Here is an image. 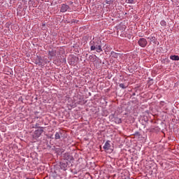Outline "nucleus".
Listing matches in <instances>:
<instances>
[{
	"mask_svg": "<svg viewBox=\"0 0 179 179\" xmlns=\"http://www.w3.org/2000/svg\"><path fill=\"white\" fill-rule=\"evenodd\" d=\"M138 44L140 47L145 48L148 45V41L145 38H141L138 41Z\"/></svg>",
	"mask_w": 179,
	"mask_h": 179,
	"instance_id": "3",
	"label": "nucleus"
},
{
	"mask_svg": "<svg viewBox=\"0 0 179 179\" xmlns=\"http://www.w3.org/2000/svg\"><path fill=\"white\" fill-rule=\"evenodd\" d=\"M155 36H152L151 38H150V41H155Z\"/></svg>",
	"mask_w": 179,
	"mask_h": 179,
	"instance_id": "15",
	"label": "nucleus"
},
{
	"mask_svg": "<svg viewBox=\"0 0 179 179\" xmlns=\"http://www.w3.org/2000/svg\"><path fill=\"white\" fill-rule=\"evenodd\" d=\"M44 132V130L43 129H37L34 132V134L32 135L33 138L36 141V139H38L40 136H41V134Z\"/></svg>",
	"mask_w": 179,
	"mask_h": 179,
	"instance_id": "2",
	"label": "nucleus"
},
{
	"mask_svg": "<svg viewBox=\"0 0 179 179\" xmlns=\"http://www.w3.org/2000/svg\"><path fill=\"white\" fill-rule=\"evenodd\" d=\"M43 58H41V57L40 56H37L36 60H35V64L36 65L41 66L43 65V64H44V62H43Z\"/></svg>",
	"mask_w": 179,
	"mask_h": 179,
	"instance_id": "5",
	"label": "nucleus"
},
{
	"mask_svg": "<svg viewBox=\"0 0 179 179\" xmlns=\"http://www.w3.org/2000/svg\"><path fill=\"white\" fill-rule=\"evenodd\" d=\"M110 3H111V0H106V3L110 5Z\"/></svg>",
	"mask_w": 179,
	"mask_h": 179,
	"instance_id": "14",
	"label": "nucleus"
},
{
	"mask_svg": "<svg viewBox=\"0 0 179 179\" xmlns=\"http://www.w3.org/2000/svg\"><path fill=\"white\" fill-rule=\"evenodd\" d=\"M114 54L115 55H116V53L115 52H111V55H114Z\"/></svg>",
	"mask_w": 179,
	"mask_h": 179,
	"instance_id": "16",
	"label": "nucleus"
},
{
	"mask_svg": "<svg viewBox=\"0 0 179 179\" xmlns=\"http://www.w3.org/2000/svg\"><path fill=\"white\" fill-rule=\"evenodd\" d=\"M160 24H161V26H163L164 27V26H166L167 23L166 22V21L162 20L160 22Z\"/></svg>",
	"mask_w": 179,
	"mask_h": 179,
	"instance_id": "11",
	"label": "nucleus"
},
{
	"mask_svg": "<svg viewBox=\"0 0 179 179\" xmlns=\"http://www.w3.org/2000/svg\"><path fill=\"white\" fill-rule=\"evenodd\" d=\"M71 9V7L68 6L67 4H62L61 8H60V12L62 13H65L67 10H69Z\"/></svg>",
	"mask_w": 179,
	"mask_h": 179,
	"instance_id": "4",
	"label": "nucleus"
},
{
	"mask_svg": "<svg viewBox=\"0 0 179 179\" xmlns=\"http://www.w3.org/2000/svg\"><path fill=\"white\" fill-rule=\"evenodd\" d=\"M65 159H68V158L65 157Z\"/></svg>",
	"mask_w": 179,
	"mask_h": 179,
	"instance_id": "19",
	"label": "nucleus"
},
{
	"mask_svg": "<svg viewBox=\"0 0 179 179\" xmlns=\"http://www.w3.org/2000/svg\"><path fill=\"white\" fill-rule=\"evenodd\" d=\"M90 50L91 51H96V52H102L103 49H101V45L99 42H94V41H91L90 42Z\"/></svg>",
	"mask_w": 179,
	"mask_h": 179,
	"instance_id": "1",
	"label": "nucleus"
},
{
	"mask_svg": "<svg viewBox=\"0 0 179 179\" xmlns=\"http://www.w3.org/2000/svg\"><path fill=\"white\" fill-rule=\"evenodd\" d=\"M110 148H111V145H110V141H106L105 145H103V149L105 150H110Z\"/></svg>",
	"mask_w": 179,
	"mask_h": 179,
	"instance_id": "7",
	"label": "nucleus"
},
{
	"mask_svg": "<svg viewBox=\"0 0 179 179\" xmlns=\"http://www.w3.org/2000/svg\"><path fill=\"white\" fill-rule=\"evenodd\" d=\"M127 3H134V0H126Z\"/></svg>",
	"mask_w": 179,
	"mask_h": 179,
	"instance_id": "12",
	"label": "nucleus"
},
{
	"mask_svg": "<svg viewBox=\"0 0 179 179\" xmlns=\"http://www.w3.org/2000/svg\"><path fill=\"white\" fill-rule=\"evenodd\" d=\"M55 139H61V136L59 135V132H56V134L55 135Z\"/></svg>",
	"mask_w": 179,
	"mask_h": 179,
	"instance_id": "9",
	"label": "nucleus"
},
{
	"mask_svg": "<svg viewBox=\"0 0 179 179\" xmlns=\"http://www.w3.org/2000/svg\"><path fill=\"white\" fill-rule=\"evenodd\" d=\"M116 122H117V124H121L122 122L121 119H117Z\"/></svg>",
	"mask_w": 179,
	"mask_h": 179,
	"instance_id": "13",
	"label": "nucleus"
},
{
	"mask_svg": "<svg viewBox=\"0 0 179 179\" xmlns=\"http://www.w3.org/2000/svg\"><path fill=\"white\" fill-rule=\"evenodd\" d=\"M48 55H49V57H50V58H52V57H56L57 50L52 49V50H49Z\"/></svg>",
	"mask_w": 179,
	"mask_h": 179,
	"instance_id": "6",
	"label": "nucleus"
},
{
	"mask_svg": "<svg viewBox=\"0 0 179 179\" xmlns=\"http://www.w3.org/2000/svg\"><path fill=\"white\" fill-rule=\"evenodd\" d=\"M171 59H172V61H179V57L178 55H172L171 56Z\"/></svg>",
	"mask_w": 179,
	"mask_h": 179,
	"instance_id": "8",
	"label": "nucleus"
},
{
	"mask_svg": "<svg viewBox=\"0 0 179 179\" xmlns=\"http://www.w3.org/2000/svg\"><path fill=\"white\" fill-rule=\"evenodd\" d=\"M65 156H67V157H69V155L68 154H65Z\"/></svg>",
	"mask_w": 179,
	"mask_h": 179,
	"instance_id": "17",
	"label": "nucleus"
},
{
	"mask_svg": "<svg viewBox=\"0 0 179 179\" xmlns=\"http://www.w3.org/2000/svg\"><path fill=\"white\" fill-rule=\"evenodd\" d=\"M72 3H73V2H72V1H71V2H70V4H72Z\"/></svg>",
	"mask_w": 179,
	"mask_h": 179,
	"instance_id": "18",
	"label": "nucleus"
},
{
	"mask_svg": "<svg viewBox=\"0 0 179 179\" xmlns=\"http://www.w3.org/2000/svg\"><path fill=\"white\" fill-rule=\"evenodd\" d=\"M120 87H121L122 89H127V86H125V84L124 83H120L119 85Z\"/></svg>",
	"mask_w": 179,
	"mask_h": 179,
	"instance_id": "10",
	"label": "nucleus"
}]
</instances>
